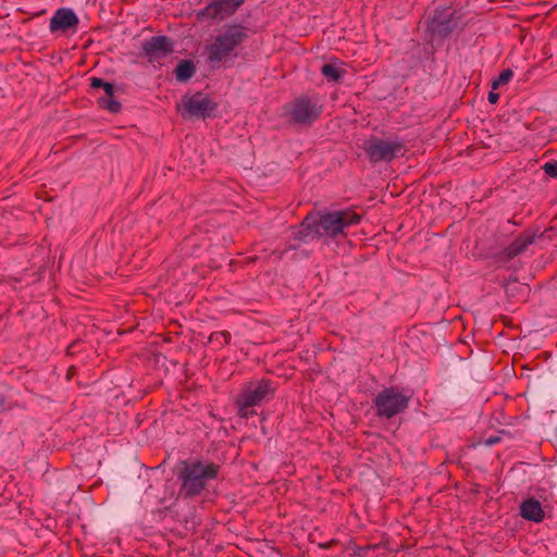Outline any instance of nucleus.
<instances>
[{"label": "nucleus", "mask_w": 557, "mask_h": 557, "mask_svg": "<svg viewBox=\"0 0 557 557\" xmlns=\"http://www.w3.org/2000/svg\"><path fill=\"white\" fill-rule=\"evenodd\" d=\"M542 169L549 177H557V161L546 162Z\"/></svg>", "instance_id": "412c9836"}, {"label": "nucleus", "mask_w": 557, "mask_h": 557, "mask_svg": "<svg viewBox=\"0 0 557 557\" xmlns=\"http://www.w3.org/2000/svg\"><path fill=\"white\" fill-rule=\"evenodd\" d=\"M537 237L540 239L553 240V239L557 238V227L550 226V227L546 228L545 231H543L542 233L537 234Z\"/></svg>", "instance_id": "4be33fe9"}, {"label": "nucleus", "mask_w": 557, "mask_h": 557, "mask_svg": "<svg viewBox=\"0 0 557 557\" xmlns=\"http://www.w3.org/2000/svg\"><path fill=\"white\" fill-rule=\"evenodd\" d=\"M410 397L405 395L399 387L389 386L381 389L373 398L372 404L375 414L380 419H392L404 412L409 406Z\"/></svg>", "instance_id": "423d86ee"}, {"label": "nucleus", "mask_w": 557, "mask_h": 557, "mask_svg": "<svg viewBox=\"0 0 557 557\" xmlns=\"http://www.w3.org/2000/svg\"><path fill=\"white\" fill-rule=\"evenodd\" d=\"M323 106L319 103L317 98L300 96L289 103L287 110L290 120L295 124L311 125L322 114Z\"/></svg>", "instance_id": "9d476101"}, {"label": "nucleus", "mask_w": 557, "mask_h": 557, "mask_svg": "<svg viewBox=\"0 0 557 557\" xmlns=\"http://www.w3.org/2000/svg\"><path fill=\"white\" fill-rule=\"evenodd\" d=\"M275 392L274 382L268 377L248 383L236 399L239 416L248 418L255 414L256 411L252 408L261 405L265 399L272 398Z\"/></svg>", "instance_id": "20e7f679"}, {"label": "nucleus", "mask_w": 557, "mask_h": 557, "mask_svg": "<svg viewBox=\"0 0 557 557\" xmlns=\"http://www.w3.org/2000/svg\"><path fill=\"white\" fill-rule=\"evenodd\" d=\"M251 29L243 23H230L223 26V30L207 46V62L211 67H219L234 52L246 42Z\"/></svg>", "instance_id": "f03ea898"}, {"label": "nucleus", "mask_w": 557, "mask_h": 557, "mask_svg": "<svg viewBox=\"0 0 557 557\" xmlns=\"http://www.w3.org/2000/svg\"><path fill=\"white\" fill-rule=\"evenodd\" d=\"M457 26L456 11L450 7H438L426 22V33L431 40H444L453 34Z\"/></svg>", "instance_id": "6e6552de"}, {"label": "nucleus", "mask_w": 557, "mask_h": 557, "mask_svg": "<svg viewBox=\"0 0 557 557\" xmlns=\"http://www.w3.org/2000/svg\"><path fill=\"white\" fill-rule=\"evenodd\" d=\"M218 107L208 94L198 91L191 96H183L177 109L184 120H207L215 116Z\"/></svg>", "instance_id": "0eeeda50"}, {"label": "nucleus", "mask_w": 557, "mask_h": 557, "mask_svg": "<svg viewBox=\"0 0 557 557\" xmlns=\"http://www.w3.org/2000/svg\"><path fill=\"white\" fill-rule=\"evenodd\" d=\"M362 149L370 163L391 162L398 157H404L407 149L404 140L397 136L381 138L371 135L363 141Z\"/></svg>", "instance_id": "39448f33"}, {"label": "nucleus", "mask_w": 557, "mask_h": 557, "mask_svg": "<svg viewBox=\"0 0 557 557\" xmlns=\"http://www.w3.org/2000/svg\"><path fill=\"white\" fill-rule=\"evenodd\" d=\"M244 3L245 0H210L205 8L194 11V15L199 23H220L233 16Z\"/></svg>", "instance_id": "1a4fd4ad"}, {"label": "nucleus", "mask_w": 557, "mask_h": 557, "mask_svg": "<svg viewBox=\"0 0 557 557\" xmlns=\"http://www.w3.org/2000/svg\"><path fill=\"white\" fill-rule=\"evenodd\" d=\"M503 287L506 289L507 294H511L510 282H506L505 284H503Z\"/></svg>", "instance_id": "a878e982"}, {"label": "nucleus", "mask_w": 557, "mask_h": 557, "mask_svg": "<svg viewBox=\"0 0 557 557\" xmlns=\"http://www.w3.org/2000/svg\"><path fill=\"white\" fill-rule=\"evenodd\" d=\"M79 23L78 16L71 8H59L53 13L49 23V30L52 34H66L70 30L76 32Z\"/></svg>", "instance_id": "4468645a"}, {"label": "nucleus", "mask_w": 557, "mask_h": 557, "mask_svg": "<svg viewBox=\"0 0 557 557\" xmlns=\"http://www.w3.org/2000/svg\"><path fill=\"white\" fill-rule=\"evenodd\" d=\"M498 99H499V94L494 92V91L488 92L487 100L490 103L494 104L498 101Z\"/></svg>", "instance_id": "b1692460"}, {"label": "nucleus", "mask_w": 557, "mask_h": 557, "mask_svg": "<svg viewBox=\"0 0 557 557\" xmlns=\"http://www.w3.org/2000/svg\"><path fill=\"white\" fill-rule=\"evenodd\" d=\"M512 283L516 285V287L523 288L522 286H519V285H518L517 280H513V281H512Z\"/></svg>", "instance_id": "bb28decb"}, {"label": "nucleus", "mask_w": 557, "mask_h": 557, "mask_svg": "<svg viewBox=\"0 0 557 557\" xmlns=\"http://www.w3.org/2000/svg\"><path fill=\"white\" fill-rule=\"evenodd\" d=\"M174 52V41L165 35L152 36L141 44V54L150 63L159 62Z\"/></svg>", "instance_id": "f8f14e48"}, {"label": "nucleus", "mask_w": 557, "mask_h": 557, "mask_svg": "<svg viewBox=\"0 0 557 557\" xmlns=\"http://www.w3.org/2000/svg\"><path fill=\"white\" fill-rule=\"evenodd\" d=\"M336 543H337L336 540H332L331 542H327L325 544H320V547L324 548V549H330Z\"/></svg>", "instance_id": "393cba45"}, {"label": "nucleus", "mask_w": 557, "mask_h": 557, "mask_svg": "<svg viewBox=\"0 0 557 557\" xmlns=\"http://www.w3.org/2000/svg\"><path fill=\"white\" fill-rule=\"evenodd\" d=\"M175 78L178 82L185 83L189 81L196 73V65L191 60H182L176 65L175 70Z\"/></svg>", "instance_id": "a211bd4d"}, {"label": "nucleus", "mask_w": 557, "mask_h": 557, "mask_svg": "<svg viewBox=\"0 0 557 557\" xmlns=\"http://www.w3.org/2000/svg\"><path fill=\"white\" fill-rule=\"evenodd\" d=\"M292 228H293V232H292L293 239L297 240L298 243H309L313 238H317L315 223H314V216L312 215V212H309L302 219L301 223L298 226H294ZM298 248H299V244L288 243L284 252L287 250H296Z\"/></svg>", "instance_id": "2eb2a0df"}, {"label": "nucleus", "mask_w": 557, "mask_h": 557, "mask_svg": "<svg viewBox=\"0 0 557 557\" xmlns=\"http://www.w3.org/2000/svg\"><path fill=\"white\" fill-rule=\"evenodd\" d=\"M220 465L200 458L187 459L180 462L176 476L181 483L180 496L193 499L207 490L209 481L220 474Z\"/></svg>", "instance_id": "f257e3e1"}, {"label": "nucleus", "mask_w": 557, "mask_h": 557, "mask_svg": "<svg viewBox=\"0 0 557 557\" xmlns=\"http://www.w3.org/2000/svg\"><path fill=\"white\" fill-rule=\"evenodd\" d=\"M315 223V236L323 238L327 244L330 239L345 238L346 230L361 222V214L352 209L312 212Z\"/></svg>", "instance_id": "7ed1b4c3"}, {"label": "nucleus", "mask_w": 557, "mask_h": 557, "mask_svg": "<svg viewBox=\"0 0 557 557\" xmlns=\"http://www.w3.org/2000/svg\"><path fill=\"white\" fill-rule=\"evenodd\" d=\"M537 231L528 228L520 233L506 248L496 255L498 261L508 262L521 255L535 242Z\"/></svg>", "instance_id": "ddd939ff"}, {"label": "nucleus", "mask_w": 557, "mask_h": 557, "mask_svg": "<svg viewBox=\"0 0 557 557\" xmlns=\"http://www.w3.org/2000/svg\"><path fill=\"white\" fill-rule=\"evenodd\" d=\"M520 516L524 520L539 523L544 520L545 512L540 500L530 497L521 503Z\"/></svg>", "instance_id": "dca6fc26"}, {"label": "nucleus", "mask_w": 557, "mask_h": 557, "mask_svg": "<svg viewBox=\"0 0 557 557\" xmlns=\"http://www.w3.org/2000/svg\"><path fill=\"white\" fill-rule=\"evenodd\" d=\"M231 337L232 336L228 331H218V332H213L210 335L209 341L221 348V347L230 344Z\"/></svg>", "instance_id": "6ab92c4d"}, {"label": "nucleus", "mask_w": 557, "mask_h": 557, "mask_svg": "<svg viewBox=\"0 0 557 557\" xmlns=\"http://www.w3.org/2000/svg\"><path fill=\"white\" fill-rule=\"evenodd\" d=\"M321 74L325 77L329 83L339 84L343 82L347 71L343 67L342 63L338 62H330L324 63L321 66Z\"/></svg>", "instance_id": "f3484780"}, {"label": "nucleus", "mask_w": 557, "mask_h": 557, "mask_svg": "<svg viewBox=\"0 0 557 557\" xmlns=\"http://www.w3.org/2000/svg\"><path fill=\"white\" fill-rule=\"evenodd\" d=\"M89 85L99 108L114 114L121 112L122 104L114 98L115 85L113 83L106 82L100 77H91Z\"/></svg>", "instance_id": "9b49d317"}, {"label": "nucleus", "mask_w": 557, "mask_h": 557, "mask_svg": "<svg viewBox=\"0 0 557 557\" xmlns=\"http://www.w3.org/2000/svg\"><path fill=\"white\" fill-rule=\"evenodd\" d=\"M500 442V437L497 436V435H492V436H488L486 440H485V445L486 446H493V445H496Z\"/></svg>", "instance_id": "5701e85b"}, {"label": "nucleus", "mask_w": 557, "mask_h": 557, "mask_svg": "<svg viewBox=\"0 0 557 557\" xmlns=\"http://www.w3.org/2000/svg\"><path fill=\"white\" fill-rule=\"evenodd\" d=\"M512 76H513L512 70L506 69V70L502 71L500 74L498 75V77L493 81L492 88L496 89L499 86L508 84L510 82V79L512 78Z\"/></svg>", "instance_id": "aec40b11"}]
</instances>
